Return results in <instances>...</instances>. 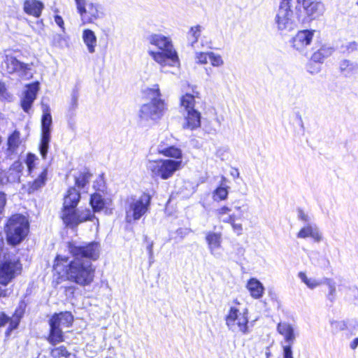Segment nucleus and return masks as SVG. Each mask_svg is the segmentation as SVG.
<instances>
[{
    "label": "nucleus",
    "instance_id": "f257e3e1",
    "mask_svg": "<svg viewBox=\"0 0 358 358\" xmlns=\"http://www.w3.org/2000/svg\"><path fill=\"white\" fill-rule=\"evenodd\" d=\"M66 248L72 259L60 254L55 255L52 266V287L55 288L64 282L83 287L91 285L96 273L92 262L100 257V243L91 241L78 245L70 241L66 243Z\"/></svg>",
    "mask_w": 358,
    "mask_h": 358
},
{
    "label": "nucleus",
    "instance_id": "f03ea898",
    "mask_svg": "<svg viewBox=\"0 0 358 358\" xmlns=\"http://www.w3.org/2000/svg\"><path fill=\"white\" fill-rule=\"evenodd\" d=\"M172 140L171 136H166L157 145V154L166 159L149 161L148 171L153 179L169 180L184 166L182 150L173 145Z\"/></svg>",
    "mask_w": 358,
    "mask_h": 358
},
{
    "label": "nucleus",
    "instance_id": "7ed1b4c3",
    "mask_svg": "<svg viewBox=\"0 0 358 358\" xmlns=\"http://www.w3.org/2000/svg\"><path fill=\"white\" fill-rule=\"evenodd\" d=\"M49 329L45 337L48 343L53 346L50 350V355L52 358H71L76 357L75 354L64 345H57L65 341L64 332L62 328L71 327L74 322V317L70 311H61L53 313L48 319Z\"/></svg>",
    "mask_w": 358,
    "mask_h": 358
},
{
    "label": "nucleus",
    "instance_id": "20e7f679",
    "mask_svg": "<svg viewBox=\"0 0 358 358\" xmlns=\"http://www.w3.org/2000/svg\"><path fill=\"white\" fill-rule=\"evenodd\" d=\"M81 194L75 187H69L63 196L60 219L65 227L73 229L79 224L92 221L93 212L90 208H77L80 201Z\"/></svg>",
    "mask_w": 358,
    "mask_h": 358
},
{
    "label": "nucleus",
    "instance_id": "39448f33",
    "mask_svg": "<svg viewBox=\"0 0 358 358\" xmlns=\"http://www.w3.org/2000/svg\"><path fill=\"white\" fill-rule=\"evenodd\" d=\"M4 232L7 243L13 247L20 245L29 233V222L22 214L14 213L10 215L5 224Z\"/></svg>",
    "mask_w": 358,
    "mask_h": 358
},
{
    "label": "nucleus",
    "instance_id": "423d86ee",
    "mask_svg": "<svg viewBox=\"0 0 358 358\" xmlns=\"http://www.w3.org/2000/svg\"><path fill=\"white\" fill-rule=\"evenodd\" d=\"M150 43L156 46L160 51L150 50L149 55L152 59L161 64L165 66L166 62H171L169 65L174 66L179 63V57L177 52L173 48L171 39L162 34H154L150 36Z\"/></svg>",
    "mask_w": 358,
    "mask_h": 358
},
{
    "label": "nucleus",
    "instance_id": "0eeeda50",
    "mask_svg": "<svg viewBox=\"0 0 358 358\" xmlns=\"http://www.w3.org/2000/svg\"><path fill=\"white\" fill-rule=\"evenodd\" d=\"M234 306H231L225 316V323L232 331L247 334L249 332V313L247 308L242 311L238 306L241 303L237 299L233 300Z\"/></svg>",
    "mask_w": 358,
    "mask_h": 358
},
{
    "label": "nucleus",
    "instance_id": "6e6552de",
    "mask_svg": "<svg viewBox=\"0 0 358 358\" xmlns=\"http://www.w3.org/2000/svg\"><path fill=\"white\" fill-rule=\"evenodd\" d=\"M22 270L20 257L4 256L0 260V285L7 286L22 274Z\"/></svg>",
    "mask_w": 358,
    "mask_h": 358
},
{
    "label": "nucleus",
    "instance_id": "1a4fd4ad",
    "mask_svg": "<svg viewBox=\"0 0 358 358\" xmlns=\"http://www.w3.org/2000/svg\"><path fill=\"white\" fill-rule=\"evenodd\" d=\"M296 17L303 22L311 21L320 16L324 6L317 0H296Z\"/></svg>",
    "mask_w": 358,
    "mask_h": 358
},
{
    "label": "nucleus",
    "instance_id": "9d476101",
    "mask_svg": "<svg viewBox=\"0 0 358 358\" xmlns=\"http://www.w3.org/2000/svg\"><path fill=\"white\" fill-rule=\"evenodd\" d=\"M152 195L148 192H143L138 199H134L129 205L126 212V217L128 222L138 220L146 214L150 207Z\"/></svg>",
    "mask_w": 358,
    "mask_h": 358
},
{
    "label": "nucleus",
    "instance_id": "9b49d317",
    "mask_svg": "<svg viewBox=\"0 0 358 358\" xmlns=\"http://www.w3.org/2000/svg\"><path fill=\"white\" fill-rule=\"evenodd\" d=\"M236 210L238 212V215L234 213H230L231 211V208L223 205L216 209L215 215L220 222L229 224L234 232L237 236H241L243 234V227L242 224L237 222V221L242 219L243 210H241V206L236 207Z\"/></svg>",
    "mask_w": 358,
    "mask_h": 358
},
{
    "label": "nucleus",
    "instance_id": "f8f14e48",
    "mask_svg": "<svg viewBox=\"0 0 358 358\" xmlns=\"http://www.w3.org/2000/svg\"><path fill=\"white\" fill-rule=\"evenodd\" d=\"M27 308V303L24 300L19 301L17 306L15 309L12 316H8L5 312H0V328L8 324L5 331V336L9 337L12 331L17 329L20 325L21 320L24 317Z\"/></svg>",
    "mask_w": 358,
    "mask_h": 358
},
{
    "label": "nucleus",
    "instance_id": "ddd939ff",
    "mask_svg": "<svg viewBox=\"0 0 358 358\" xmlns=\"http://www.w3.org/2000/svg\"><path fill=\"white\" fill-rule=\"evenodd\" d=\"M292 0H280L275 16V24L279 30L290 29L294 23Z\"/></svg>",
    "mask_w": 358,
    "mask_h": 358
},
{
    "label": "nucleus",
    "instance_id": "4468645a",
    "mask_svg": "<svg viewBox=\"0 0 358 358\" xmlns=\"http://www.w3.org/2000/svg\"><path fill=\"white\" fill-rule=\"evenodd\" d=\"M166 109V105L164 100L162 99H151L150 103L142 105L139 110V117L142 119H159Z\"/></svg>",
    "mask_w": 358,
    "mask_h": 358
},
{
    "label": "nucleus",
    "instance_id": "2eb2a0df",
    "mask_svg": "<svg viewBox=\"0 0 358 358\" xmlns=\"http://www.w3.org/2000/svg\"><path fill=\"white\" fill-rule=\"evenodd\" d=\"M77 11L80 15L82 24H93L104 15L102 7L96 3H85Z\"/></svg>",
    "mask_w": 358,
    "mask_h": 358
},
{
    "label": "nucleus",
    "instance_id": "dca6fc26",
    "mask_svg": "<svg viewBox=\"0 0 358 358\" xmlns=\"http://www.w3.org/2000/svg\"><path fill=\"white\" fill-rule=\"evenodd\" d=\"M314 30L303 29L299 31L292 39V47L296 50H302L312 42Z\"/></svg>",
    "mask_w": 358,
    "mask_h": 358
},
{
    "label": "nucleus",
    "instance_id": "f3484780",
    "mask_svg": "<svg viewBox=\"0 0 358 358\" xmlns=\"http://www.w3.org/2000/svg\"><path fill=\"white\" fill-rule=\"evenodd\" d=\"M4 63L6 70L8 74H13L16 72H20L22 75L25 76L30 70V65L19 61L15 57H6Z\"/></svg>",
    "mask_w": 358,
    "mask_h": 358
},
{
    "label": "nucleus",
    "instance_id": "a211bd4d",
    "mask_svg": "<svg viewBox=\"0 0 358 358\" xmlns=\"http://www.w3.org/2000/svg\"><path fill=\"white\" fill-rule=\"evenodd\" d=\"M43 9L44 4L41 1L24 0L23 1V11L28 15L38 18Z\"/></svg>",
    "mask_w": 358,
    "mask_h": 358
},
{
    "label": "nucleus",
    "instance_id": "6ab92c4d",
    "mask_svg": "<svg viewBox=\"0 0 358 358\" xmlns=\"http://www.w3.org/2000/svg\"><path fill=\"white\" fill-rule=\"evenodd\" d=\"M48 169L47 167H44L36 178L31 182H28L27 192L29 194H33L44 187L46 184V181L48 180Z\"/></svg>",
    "mask_w": 358,
    "mask_h": 358
},
{
    "label": "nucleus",
    "instance_id": "aec40b11",
    "mask_svg": "<svg viewBox=\"0 0 358 358\" xmlns=\"http://www.w3.org/2000/svg\"><path fill=\"white\" fill-rule=\"evenodd\" d=\"M92 173L90 170L85 167L82 170L78 171L77 174L74 176V185L77 189H84L87 185H89Z\"/></svg>",
    "mask_w": 358,
    "mask_h": 358
},
{
    "label": "nucleus",
    "instance_id": "412c9836",
    "mask_svg": "<svg viewBox=\"0 0 358 358\" xmlns=\"http://www.w3.org/2000/svg\"><path fill=\"white\" fill-rule=\"evenodd\" d=\"M22 143L21 134L18 130L13 131L7 138V154L8 155H15L17 150Z\"/></svg>",
    "mask_w": 358,
    "mask_h": 358
},
{
    "label": "nucleus",
    "instance_id": "4be33fe9",
    "mask_svg": "<svg viewBox=\"0 0 358 358\" xmlns=\"http://www.w3.org/2000/svg\"><path fill=\"white\" fill-rule=\"evenodd\" d=\"M201 127V113L194 109L187 111L184 129L194 130Z\"/></svg>",
    "mask_w": 358,
    "mask_h": 358
},
{
    "label": "nucleus",
    "instance_id": "5701e85b",
    "mask_svg": "<svg viewBox=\"0 0 358 358\" xmlns=\"http://www.w3.org/2000/svg\"><path fill=\"white\" fill-rule=\"evenodd\" d=\"M106 201L99 192H94L90 197V205L92 207L91 211L93 212L92 221L96 219L95 213L101 211L106 208Z\"/></svg>",
    "mask_w": 358,
    "mask_h": 358
},
{
    "label": "nucleus",
    "instance_id": "b1692460",
    "mask_svg": "<svg viewBox=\"0 0 358 358\" xmlns=\"http://www.w3.org/2000/svg\"><path fill=\"white\" fill-rule=\"evenodd\" d=\"M196 86L192 87V94L185 93L180 99V105L187 111L194 110L196 104L195 99L199 97V93L196 90Z\"/></svg>",
    "mask_w": 358,
    "mask_h": 358
},
{
    "label": "nucleus",
    "instance_id": "393cba45",
    "mask_svg": "<svg viewBox=\"0 0 358 358\" xmlns=\"http://www.w3.org/2000/svg\"><path fill=\"white\" fill-rule=\"evenodd\" d=\"M338 71L345 77H352L358 73V64L348 59H343L339 62Z\"/></svg>",
    "mask_w": 358,
    "mask_h": 358
},
{
    "label": "nucleus",
    "instance_id": "a878e982",
    "mask_svg": "<svg viewBox=\"0 0 358 358\" xmlns=\"http://www.w3.org/2000/svg\"><path fill=\"white\" fill-rule=\"evenodd\" d=\"M278 332L282 335L285 341L292 344L295 339V334L292 326L285 322H280L277 325Z\"/></svg>",
    "mask_w": 358,
    "mask_h": 358
},
{
    "label": "nucleus",
    "instance_id": "bb28decb",
    "mask_svg": "<svg viewBox=\"0 0 358 358\" xmlns=\"http://www.w3.org/2000/svg\"><path fill=\"white\" fill-rule=\"evenodd\" d=\"M299 238H306L310 237L315 242H320L322 240V235L316 228L310 224L302 227L296 234Z\"/></svg>",
    "mask_w": 358,
    "mask_h": 358
},
{
    "label": "nucleus",
    "instance_id": "cd10ccee",
    "mask_svg": "<svg viewBox=\"0 0 358 358\" xmlns=\"http://www.w3.org/2000/svg\"><path fill=\"white\" fill-rule=\"evenodd\" d=\"M246 287L250 296L254 299H259L264 294V288L262 284L256 278H252L249 279Z\"/></svg>",
    "mask_w": 358,
    "mask_h": 358
},
{
    "label": "nucleus",
    "instance_id": "c85d7f7f",
    "mask_svg": "<svg viewBox=\"0 0 358 358\" xmlns=\"http://www.w3.org/2000/svg\"><path fill=\"white\" fill-rule=\"evenodd\" d=\"M205 239L211 252L221 247L222 238L220 232L209 231L206 234Z\"/></svg>",
    "mask_w": 358,
    "mask_h": 358
},
{
    "label": "nucleus",
    "instance_id": "c756f323",
    "mask_svg": "<svg viewBox=\"0 0 358 358\" xmlns=\"http://www.w3.org/2000/svg\"><path fill=\"white\" fill-rule=\"evenodd\" d=\"M83 40L86 45L89 52L94 53L96 46V36L94 32L90 29H86L83 31Z\"/></svg>",
    "mask_w": 358,
    "mask_h": 358
},
{
    "label": "nucleus",
    "instance_id": "7c9ffc66",
    "mask_svg": "<svg viewBox=\"0 0 358 358\" xmlns=\"http://www.w3.org/2000/svg\"><path fill=\"white\" fill-rule=\"evenodd\" d=\"M333 53V49L329 47L322 46L311 55L310 60L315 63L322 64Z\"/></svg>",
    "mask_w": 358,
    "mask_h": 358
},
{
    "label": "nucleus",
    "instance_id": "2f4dec72",
    "mask_svg": "<svg viewBox=\"0 0 358 358\" xmlns=\"http://www.w3.org/2000/svg\"><path fill=\"white\" fill-rule=\"evenodd\" d=\"M38 90L39 83L38 81L27 84L23 96L35 100L36 99Z\"/></svg>",
    "mask_w": 358,
    "mask_h": 358
},
{
    "label": "nucleus",
    "instance_id": "473e14b6",
    "mask_svg": "<svg viewBox=\"0 0 358 358\" xmlns=\"http://www.w3.org/2000/svg\"><path fill=\"white\" fill-rule=\"evenodd\" d=\"M201 32V27L200 25L191 27L187 32V38L189 41L191 45L197 43Z\"/></svg>",
    "mask_w": 358,
    "mask_h": 358
},
{
    "label": "nucleus",
    "instance_id": "72a5a7b5",
    "mask_svg": "<svg viewBox=\"0 0 358 358\" xmlns=\"http://www.w3.org/2000/svg\"><path fill=\"white\" fill-rule=\"evenodd\" d=\"M213 199L216 201L226 200L228 197L227 187H217L213 192Z\"/></svg>",
    "mask_w": 358,
    "mask_h": 358
},
{
    "label": "nucleus",
    "instance_id": "f704fd0d",
    "mask_svg": "<svg viewBox=\"0 0 358 358\" xmlns=\"http://www.w3.org/2000/svg\"><path fill=\"white\" fill-rule=\"evenodd\" d=\"M37 160L36 156L31 153L29 152L27 154L26 159H25V163L27 166V171L29 174L33 173L34 170L35 169L36 164L35 162Z\"/></svg>",
    "mask_w": 358,
    "mask_h": 358
},
{
    "label": "nucleus",
    "instance_id": "c9c22d12",
    "mask_svg": "<svg viewBox=\"0 0 358 358\" xmlns=\"http://www.w3.org/2000/svg\"><path fill=\"white\" fill-rule=\"evenodd\" d=\"M299 276L301 280L310 289H314L321 284L320 282L317 281L315 279L308 278L303 272H299Z\"/></svg>",
    "mask_w": 358,
    "mask_h": 358
},
{
    "label": "nucleus",
    "instance_id": "e433bc0d",
    "mask_svg": "<svg viewBox=\"0 0 358 358\" xmlns=\"http://www.w3.org/2000/svg\"><path fill=\"white\" fill-rule=\"evenodd\" d=\"M143 92L147 96V98H150L152 96V99H161V92L157 84L155 85L152 88H147Z\"/></svg>",
    "mask_w": 358,
    "mask_h": 358
},
{
    "label": "nucleus",
    "instance_id": "4c0bfd02",
    "mask_svg": "<svg viewBox=\"0 0 358 358\" xmlns=\"http://www.w3.org/2000/svg\"><path fill=\"white\" fill-rule=\"evenodd\" d=\"M93 188L96 192H103L106 188V183L103 175L99 176L93 182Z\"/></svg>",
    "mask_w": 358,
    "mask_h": 358
},
{
    "label": "nucleus",
    "instance_id": "58836bf2",
    "mask_svg": "<svg viewBox=\"0 0 358 358\" xmlns=\"http://www.w3.org/2000/svg\"><path fill=\"white\" fill-rule=\"evenodd\" d=\"M192 232L190 228L187 227H180L176 230L175 231V239L176 241H180L185 238L189 234Z\"/></svg>",
    "mask_w": 358,
    "mask_h": 358
},
{
    "label": "nucleus",
    "instance_id": "ea45409f",
    "mask_svg": "<svg viewBox=\"0 0 358 358\" xmlns=\"http://www.w3.org/2000/svg\"><path fill=\"white\" fill-rule=\"evenodd\" d=\"M210 52H198L195 54L196 62L198 64H207Z\"/></svg>",
    "mask_w": 358,
    "mask_h": 358
},
{
    "label": "nucleus",
    "instance_id": "a19ab883",
    "mask_svg": "<svg viewBox=\"0 0 358 358\" xmlns=\"http://www.w3.org/2000/svg\"><path fill=\"white\" fill-rule=\"evenodd\" d=\"M209 61L210 64L215 67L221 66L224 64L222 57L213 52H210Z\"/></svg>",
    "mask_w": 358,
    "mask_h": 358
},
{
    "label": "nucleus",
    "instance_id": "79ce46f5",
    "mask_svg": "<svg viewBox=\"0 0 358 358\" xmlns=\"http://www.w3.org/2000/svg\"><path fill=\"white\" fill-rule=\"evenodd\" d=\"M34 101V100L31 98L26 97L24 96H22L20 101V106L25 113L29 112Z\"/></svg>",
    "mask_w": 358,
    "mask_h": 358
},
{
    "label": "nucleus",
    "instance_id": "37998d69",
    "mask_svg": "<svg viewBox=\"0 0 358 358\" xmlns=\"http://www.w3.org/2000/svg\"><path fill=\"white\" fill-rule=\"evenodd\" d=\"M52 117L49 113H44L42 116L41 129L50 130Z\"/></svg>",
    "mask_w": 358,
    "mask_h": 358
},
{
    "label": "nucleus",
    "instance_id": "c03bdc74",
    "mask_svg": "<svg viewBox=\"0 0 358 358\" xmlns=\"http://www.w3.org/2000/svg\"><path fill=\"white\" fill-rule=\"evenodd\" d=\"M331 325L336 331H343L348 327L347 322L345 321H332L331 322Z\"/></svg>",
    "mask_w": 358,
    "mask_h": 358
},
{
    "label": "nucleus",
    "instance_id": "a18cd8bd",
    "mask_svg": "<svg viewBox=\"0 0 358 358\" xmlns=\"http://www.w3.org/2000/svg\"><path fill=\"white\" fill-rule=\"evenodd\" d=\"M327 285L329 286V289L327 298L329 301H333L336 297V286L334 283H331L330 281H328Z\"/></svg>",
    "mask_w": 358,
    "mask_h": 358
},
{
    "label": "nucleus",
    "instance_id": "49530a36",
    "mask_svg": "<svg viewBox=\"0 0 358 358\" xmlns=\"http://www.w3.org/2000/svg\"><path fill=\"white\" fill-rule=\"evenodd\" d=\"M50 141V130L41 129V137L40 143H48Z\"/></svg>",
    "mask_w": 358,
    "mask_h": 358
},
{
    "label": "nucleus",
    "instance_id": "de8ad7c7",
    "mask_svg": "<svg viewBox=\"0 0 358 358\" xmlns=\"http://www.w3.org/2000/svg\"><path fill=\"white\" fill-rule=\"evenodd\" d=\"M49 144L45 143H40L39 150L40 154L43 159L47 158V154L48 151Z\"/></svg>",
    "mask_w": 358,
    "mask_h": 358
},
{
    "label": "nucleus",
    "instance_id": "09e8293b",
    "mask_svg": "<svg viewBox=\"0 0 358 358\" xmlns=\"http://www.w3.org/2000/svg\"><path fill=\"white\" fill-rule=\"evenodd\" d=\"M55 23L59 26L62 32H65L64 22L61 15H55L54 16Z\"/></svg>",
    "mask_w": 358,
    "mask_h": 358
},
{
    "label": "nucleus",
    "instance_id": "8fccbe9b",
    "mask_svg": "<svg viewBox=\"0 0 358 358\" xmlns=\"http://www.w3.org/2000/svg\"><path fill=\"white\" fill-rule=\"evenodd\" d=\"M283 357L284 358H293L292 350V344L288 343V345L283 347Z\"/></svg>",
    "mask_w": 358,
    "mask_h": 358
},
{
    "label": "nucleus",
    "instance_id": "3c124183",
    "mask_svg": "<svg viewBox=\"0 0 358 358\" xmlns=\"http://www.w3.org/2000/svg\"><path fill=\"white\" fill-rule=\"evenodd\" d=\"M10 169L16 170L17 172H20L22 171V164L20 161H15L11 165Z\"/></svg>",
    "mask_w": 358,
    "mask_h": 358
},
{
    "label": "nucleus",
    "instance_id": "603ef678",
    "mask_svg": "<svg viewBox=\"0 0 358 358\" xmlns=\"http://www.w3.org/2000/svg\"><path fill=\"white\" fill-rule=\"evenodd\" d=\"M299 217L301 220L303 222H307L308 220V215L305 213V212L302 209H299Z\"/></svg>",
    "mask_w": 358,
    "mask_h": 358
},
{
    "label": "nucleus",
    "instance_id": "864d4df0",
    "mask_svg": "<svg viewBox=\"0 0 358 358\" xmlns=\"http://www.w3.org/2000/svg\"><path fill=\"white\" fill-rule=\"evenodd\" d=\"M4 178H6V180H8L6 176V172L5 170L0 168V185L4 183Z\"/></svg>",
    "mask_w": 358,
    "mask_h": 358
},
{
    "label": "nucleus",
    "instance_id": "5fc2aeb1",
    "mask_svg": "<svg viewBox=\"0 0 358 358\" xmlns=\"http://www.w3.org/2000/svg\"><path fill=\"white\" fill-rule=\"evenodd\" d=\"M77 10L85 6L86 3L85 0H75Z\"/></svg>",
    "mask_w": 358,
    "mask_h": 358
},
{
    "label": "nucleus",
    "instance_id": "6e6d98bb",
    "mask_svg": "<svg viewBox=\"0 0 358 358\" xmlns=\"http://www.w3.org/2000/svg\"><path fill=\"white\" fill-rule=\"evenodd\" d=\"M357 346H358V338H355L350 343V348L352 350H355L357 348Z\"/></svg>",
    "mask_w": 358,
    "mask_h": 358
},
{
    "label": "nucleus",
    "instance_id": "4d7b16f0",
    "mask_svg": "<svg viewBox=\"0 0 358 358\" xmlns=\"http://www.w3.org/2000/svg\"><path fill=\"white\" fill-rule=\"evenodd\" d=\"M75 289H76V287L73 286H66L64 287V292L66 293L71 292V293L73 294Z\"/></svg>",
    "mask_w": 358,
    "mask_h": 358
},
{
    "label": "nucleus",
    "instance_id": "13d9d810",
    "mask_svg": "<svg viewBox=\"0 0 358 358\" xmlns=\"http://www.w3.org/2000/svg\"><path fill=\"white\" fill-rule=\"evenodd\" d=\"M4 90V85L0 82V93Z\"/></svg>",
    "mask_w": 358,
    "mask_h": 358
},
{
    "label": "nucleus",
    "instance_id": "bf43d9fd",
    "mask_svg": "<svg viewBox=\"0 0 358 358\" xmlns=\"http://www.w3.org/2000/svg\"><path fill=\"white\" fill-rule=\"evenodd\" d=\"M152 244H150L149 246H148V249H149L150 252H152Z\"/></svg>",
    "mask_w": 358,
    "mask_h": 358
},
{
    "label": "nucleus",
    "instance_id": "052dcab7",
    "mask_svg": "<svg viewBox=\"0 0 358 358\" xmlns=\"http://www.w3.org/2000/svg\"><path fill=\"white\" fill-rule=\"evenodd\" d=\"M241 210H243V217H242V219H241V220H243V219L244 218V215H243V214H244V213H247V210H243V209H242V208H241Z\"/></svg>",
    "mask_w": 358,
    "mask_h": 358
},
{
    "label": "nucleus",
    "instance_id": "680f3d73",
    "mask_svg": "<svg viewBox=\"0 0 358 358\" xmlns=\"http://www.w3.org/2000/svg\"><path fill=\"white\" fill-rule=\"evenodd\" d=\"M357 6H358V1H357Z\"/></svg>",
    "mask_w": 358,
    "mask_h": 358
}]
</instances>
